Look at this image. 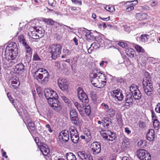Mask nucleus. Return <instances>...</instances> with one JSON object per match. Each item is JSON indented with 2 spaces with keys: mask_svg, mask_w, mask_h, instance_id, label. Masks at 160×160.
I'll return each mask as SVG.
<instances>
[{
  "mask_svg": "<svg viewBox=\"0 0 160 160\" xmlns=\"http://www.w3.org/2000/svg\"><path fill=\"white\" fill-rule=\"evenodd\" d=\"M155 137L154 132L153 129H150L147 134V140L150 142H152Z\"/></svg>",
  "mask_w": 160,
  "mask_h": 160,
  "instance_id": "nucleus-21",
  "label": "nucleus"
},
{
  "mask_svg": "<svg viewBox=\"0 0 160 160\" xmlns=\"http://www.w3.org/2000/svg\"><path fill=\"white\" fill-rule=\"evenodd\" d=\"M15 49L18 50L16 43L13 42H10L6 47L5 53L7 54L9 52L10 50H15Z\"/></svg>",
  "mask_w": 160,
  "mask_h": 160,
  "instance_id": "nucleus-16",
  "label": "nucleus"
},
{
  "mask_svg": "<svg viewBox=\"0 0 160 160\" xmlns=\"http://www.w3.org/2000/svg\"><path fill=\"white\" fill-rule=\"evenodd\" d=\"M28 129L30 132L32 134L36 131V128L35 127L34 123L32 122H30L28 124Z\"/></svg>",
  "mask_w": 160,
  "mask_h": 160,
  "instance_id": "nucleus-27",
  "label": "nucleus"
},
{
  "mask_svg": "<svg viewBox=\"0 0 160 160\" xmlns=\"http://www.w3.org/2000/svg\"><path fill=\"white\" fill-rule=\"evenodd\" d=\"M136 89H138L136 86H132L130 87V91L131 93L135 91Z\"/></svg>",
  "mask_w": 160,
  "mask_h": 160,
  "instance_id": "nucleus-50",
  "label": "nucleus"
},
{
  "mask_svg": "<svg viewBox=\"0 0 160 160\" xmlns=\"http://www.w3.org/2000/svg\"><path fill=\"white\" fill-rule=\"evenodd\" d=\"M54 0H48V4L52 7H54L55 6V3Z\"/></svg>",
  "mask_w": 160,
  "mask_h": 160,
  "instance_id": "nucleus-53",
  "label": "nucleus"
},
{
  "mask_svg": "<svg viewBox=\"0 0 160 160\" xmlns=\"http://www.w3.org/2000/svg\"><path fill=\"white\" fill-rule=\"evenodd\" d=\"M132 94L133 98L135 100H139L142 97V94L139 89H136L135 91L132 92Z\"/></svg>",
  "mask_w": 160,
  "mask_h": 160,
  "instance_id": "nucleus-23",
  "label": "nucleus"
},
{
  "mask_svg": "<svg viewBox=\"0 0 160 160\" xmlns=\"http://www.w3.org/2000/svg\"><path fill=\"white\" fill-rule=\"evenodd\" d=\"M132 96V93H129L127 95L125 98L133 101Z\"/></svg>",
  "mask_w": 160,
  "mask_h": 160,
  "instance_id": "nucleus-54",
  "label": "nucleus"
},
{
  "mask_svg": "<svg viewBox=\"0 0 160 160\" xmlns=\"http://www.w3.org/2000/svg\"><path fill=\"white\" fill-rule=\"evenodd\" d=\"M87 104H88L85 103L84 104L85 106L86 107L85 108V111L86 114L87 115L89 116L91 112L90 107L89 105H87Z\"/></svg>",
  "mask_w": 160,
  "mask_h": 160,
  "instance_id": "nucleus-40",
  "label": "nucleus"
},
{
  "mask_svg": "<svg viewBox=\"0 0 160 160\" xmlns=\"http://www.w3.org/2000/svg\"><path fill=\"white\" fill-rule=\"evenodd\" d=\"M40 148L41 152L44 155L46 156L49 153V150L46 145L43 144L40 145Z\"/></svg>",
  "mask_w": 160,
  "mask_h": 160,
  "instance_id": "nucleus-22",
  "label": "nucleus"
},
{
  "mask_svg": "<svg viewBox=\"0 0 160 160\" xmlns=\"http://www.w3.org/2000/svg\"><path fill=\"white\" fill-rule=\"evenodd\" d=\"M18 55V50H10L9 52L7 53H5V51L4 56H10L12 59H14Z\"/></svg>",
  "mask_w": 160,
  "mask_h": 160,
  "instance_id": "nucleus-18",
  "label": "nucleus"
},
{
  "mask_svg": "<svg viewBox=\"0 0 160 160\" xmlns=\"http://www.w3.org/2000/svg\"><path fill=\"white\" fill-rule=\"evenodd\" d=\"M29 34L31 37L33 39H37L38 38L36 30L31 32H29Z\"/></svg>",
  "mask_w": 160,
  "mask_h": 160,
  "instance_id": "nucleus-35",
  "label": "nucleus"
},
{
  "mask_svg": "<svg viewBox=\"0 0 160 160\" xmlns=\"http://www.w3.org/2000/svg\"><path fill=\"white\" fill-rule=\"evenodd\" d=\"M67 160H77L75 156L72 152H69L66 154Z\"/></svg>",
  "mask_w": 160,
  "mask_h": 160,
  "instance_id": "nucleus-30",
  "label": "nucleus"
},
{
  "mask_svg": "<svg viewBox=\"0 0 160 160\" xmlns=\"http://www.w3.org/2000/svg\"><path fill=\"white\" fill-rule=\"evenodd\" d=\"M78 95L80 100L83 103L88 104L89 99L86 93L81 88L78 89Z\"/></svg>",
  "mask_w": 160,
  "mask_h": 160,
  "instance_id": "nucleus-7",
  "label": "nucleus"
},
{
  "mask_svg": "<svg viewBox=\"0 0 160 160\" xmlns=\"http://www.w3.org/2000/svg\"><path fill=\"white\" fill-rule=\"evenodd\" d=\"M138 156L141 160H150L151 159L150 154L147 151L143 149L139 150Z\"/></svg>",
  "mask_w": 160,
  "mask_h": 160,
  "instance_id": "nucleus-9",
  "label": "nucleus"
},
{
  "mask_svg": "<svg viewBox=\"0 0 160 160\" xmlns=\"http://www.w3.org/2000/svg\"><path fill=\"white\" fill-rule=\"evenodd\" d=\"M117 119L118 123L121 124L122 122V119L121 117L119 116L117 118Z\"/></svg>",
  "mask_w": 160,
  "mask_h": 160,
  "instance_id": "nucleus-63",
  "label": "nucleus"
},
{
  "mask_svg": "<svg viewBox=\"0 0 160 160\" xmlns=\"http://www.w3.org/2000/svg\"><path fill=\"white\" fill-rule=\"evenodd\" d=\"M147 35H148L147 37L148 38H150L152 41H154L156 36V33L155 32H152L149 34H147Z\"/></svg>",
  "mask_w": 160,
  "mask_h": 160,
  "instance_id": "nucleus-46",
  "label": "nucleus"
},
{
  "mask_svg": "<svg viewBox=\"0 0 160 160\" xmlns=\"http://www.w3.org/2000/svg\"><path fill=\"white\" fill-rule=\"evenodd\" d=\"M148 16L145 13H139L136 14V17L138 20H143L147 18Z\"/></svg>",
  "mask_w": 160,
  "mask_h": 160,
  "instance_id": "nucleus-24",
  "label": "nucleus"
},
{
  "mask_svg": "<svg viewBox=\"0 0 160 160\" xmlns=\"http://www.w3.org/2000/svg\"><path fill=\"white\" fill-rule=\"evenodd\" d=\"M51 57L53 59L58 57L61 53L62 46L58 44H53L49 47Z\"/></svg>",
  "mask_w": 160,
  "mask_h": 160,
  "instance_id": "nucleus-5",
  "label": "nucleus"
},
{
  "mask_svg": "<svg viewBox=\"0 0 160 160\" xmlns=\"http://www.w3.org/2000/svg\"><path fill=\"white\" fill-rule=\"evenodd\" d=\"M49 76V73L45 69L43 68L38 69L33 75L34 79L41 84L47 83L48 80Z\"/></svg>",
  "mask_w": 160,
  "mask_h": 160,
  "instance_id": "nucleus-3",
  "label": "nucleus"
},
{
  "mask_svg": "<svg viewBox=\"0 0 160 160\" xmlns=\"http://www.w3.org/2000/svg\"><path fill=\"white\" fill-rule=\"evenodd\" d=\"M34 29L36 30L38 38L42 37L43 36V33H42V31L41 30H40L38 29H37V28L35 29L34 28Z\"/></svg>",
  "mask_w": 160,
  "mask_h": 160,
  "instance_id": "nucleus-45",
  "label": "nucleus"
},
{
  "mask_svg": "<svg viewBox=\"0 0 160 160\" xmlns=\"http://www.w3.org/2000/svg\"><path fill=\"white\" fill-rule=\"evenodd\" d=\"M58 83L59 87L62 90L67 92L68 89L69 82L67 80L60 78L58 80Z\"/></svg>",
  "mask_w": 160,
  "mask_h": 160,
  "instance_id": "nucleus-8",
  "label": "nucleus"
},
{
  "mask_svg": "<svg viewBox=\"0 0 160 160\" xmlns=\"http://www.w3.org/2000/svg\"><path fill=\"white\" fill-rule=\"evenodd\" d=\"M61 97L64 102L67 104L68 105L70 104L71 101L68 98L63 95L61 96Z\"/></svg>",
  "mask_w": 160,
  "mask_h": 160,
  "instance_id": "nucleus-42",
  "label": "nucleus"
},
{
  "mask_svg": "<svg viewBox=\"0 0 160 160\" xmlns=\"http://www.w3.org/2000/svg\"><path fill=\"white\" fill-rule=\"evenodd\" d=\"M7 96L9 99V100L10 101L12 102H13V98L11 97V96L10 95V93L9 92H8L7 93Z\"/></svg>",
  "mask_w": 160,
  "mask_h": 160,
  "instance_id": "nucleus-62",
  "label": "nucleus"
},
{
  "mask_svg": "<svg viewBox=\"0 0 160 160\" xmlns=\"http://www.w3.org/2000/svg\"><path fill=\"white\" fill-rule=\"evenodd\" d=\"M126 52L127 55L129 57L132 58L134 57L135 51L133 49L130 48L129 49L126 50Z\"/></svg>",
  "mask_w": 160,
  "mask_h": 160,
  "instance_id": "nucleus-33",
  "label": "nucleus"
},
{
  "mask_svg": "<svg viewBox=\"0 0 160 160\" xmlns=\"http://www.w3.org/2000/svg\"><path fill=\"white\" fill-rule=\"evenodd\" d=\"M70 136L78 135L76 128L74 127H72L70 129Z\"/></svg>",
  "mask_w": 160,
  "mask_h": 160,
  "instance_id": "nucleus-29",
  "label": "nucleus"
},
{
  "mask_svg": "<svg viewBox=\"0 0 160 160\" xmlns=\"http://www.w3.org/2000/svg\"><path fill=\"white\" fill-rule=\"evenodd\" d=\"M33 59L35 61H40L41 60V58L36 53H34Z\"/></svg>",
  "mask_w": 160,
  "mask_h": 160,
  "instance_id": "nucleus-48",
  "label": "nucleus"
},
{
  "mask_svg": "<svg viewBox=\"0 0 160 160\" xmlns=\"http://www.w3.org/2000/svg\"><path fill=\"white\" fill-rule=\"evenodd\" d=\"M84 133L86 136V140H87L88 141L90 140L91 138L90 131L88 130V129H87L84 131Z\"/></svg>",
  "mask_w": 160,
  "mask_h": 160,
  "instance_id": "nucleus-37",
  "label": "nucleus"
},
{
  "mask_svg": "<svg viewBox=\"0 0 160 160\" xmlns=\"http://www.w3.org/2000/svg\"><path fill=\"white\" fill-rule=\"evenodd\" d=\"M105 9L110 12H112L114 11L115 9L114 7H111L109 6H107L105 8Z\"/></svg>",
  "mask_w": 160,
  "mask_h": 160,
  "instance_id": "nucleus-47",
  "label": "nucleus"
},
{
  "mask_svg": "<svg viewBox=\"0 0 160 160\" xmlns=\"http://www.w3.org/2000/svg\"><path fill=\"white\" fill-rule=\"evenodd\" d=\"M77 154L82 160H93L92 156L85 151L78 152Z\"/></svg>",
  "mask_w": 160,
  "mask_h": 160,
  "instance_id": "nucleus-12",
  "label": "nucleus"
},
{
  "mask_svg": "<svg viewBox=\"0 0 160 160\" xmlns=\"http://www.w3.org/2000/svg\"><path fill=\"white\" fill-rule=\"evenodd\" d=\"M125 132L128 134H130L131 132V131L129 129V128L127 127L125 128Z\"/></svg>",
  "mask_w": 160,
  "mask_h": 160,
  "instance_id": "nucleus-64",
  "label": "nucleus"
},
{
  "mask_svg": "<svg viewBox=\"0 0 160 160\" xmlns=\"http://www.w3.org/2000/svg\"><path fill=\"white\" fill-rule=\"evenodd\" d=\"M48 24L52 25H54L56 26V28H57L58 26L59 25L58 23L55 22V21H54L51 19H49V20L48 21Z\"/></svg>",
  "mask_w": 160,
  "mask_h": 160,
  "instance_id": "nucleus-44",
  "label": "nucleus"
},
{
  "mask_svg": "<svg viewBox=\"0 0 160 160\" xmlns=\"http://www.w3.org/2000/svg\"><path fill=\"white\" fill-rule=\"evenodd\" d=\"M147 34L142 35L140 37V41L142 42H144L148 41V37Z\"/></svg>",
  "mask_w": 160,
  "mask_h": 160,
  "instance_id": "nucleus-39",
  "label": "nucleus"
},
{
  "mask_svg": "<svg viewBox=\"0 0 160 160\" xmlns=\"http://www.w3.org/2000/svg\"><path fill=\"white\" fill-rule=\"evenodd\" d=\"M118 45L122 48H124L127 45V44L125 42H120L118 43Z\"/></svg>",
  "mask_w": 160,
  "mask_h": 160,
  "instance_id": "nucleus-58",
  "label": "nucleus"
},
{
  "mask_svg": "<svg viewBox=\"0 0 160 160\" xmlns=\"http://www.w3.org/2000/svg\"><path fill=\"white\" fill-rule=\"evenodd\" d=\"M102 121L103 122L102 123L103 126L106 128L108 129L112 125L111 120L108 118L104 117L102 120Z\"/></svg>",
  "mask_w": 160,
  "mask_h": 160,
  "instance_id": "nucleus-17",
  "label": "nucleus"
},
{
  "mask_svg": "<svg viewBox=\"0 0 160 160\" xmlns=\"http://www.w3.org/2000/svg\"><path fill=\"white\" fill-rule=\"evenodd\" d=\"M143 89L145 93L148 96H151L153 93L152 83L149 73L146 72L142 81Z\"/></svg>",
  "mask_w": 160,
  "mask_h": 160,
  "instance_id": "nucleus-4",
  "label": "nucleus"
},
{
  "mask_svg": "<svg viewBox=\"0 0 160 160\" xmlns=\"http://www.w3.org/2000/svg\"><path fill=\"white\" fill-rule=\"evenodd\" d=\"M113 92L114 94L113 95L115 97H116V96L119 95L121 93L118 90H114L113 91Z\"/></svg>",
  "mask_w": 160,
  "mask_h": 160,
  "instance_id": "nucleus-55",
  "label": "nucleus"
},
{
  "mask_svg": "<svg viewBox=\"0 0 160 160\" xmlns=\"http://www.w3.org/2000/svg\"><path fill=\"white\" fill-rule=\"evenodd\" d=\"M83 31L86 33L85 37L87 40H93L95 39V36H94L93 33L86 29L84 28Z\"/></svg>",
  "mask_w": 160,
  "mask_h": 160,
  "instance_id": "nucleus-20",
  "label": "nucleus"
},
{
  "mask_svg": "<svg viewBox=\"0 0 160 160\" xmlns=\"http://www.w3.org/2000/svg\"><path fill=\"white\" fill-rule=\"evenodd\" d=\"M107 114L111 118H113L115 115V111L112 108H110L108 110H105Z\"/></svg>",
  "mask_w": 160,
  "mask_h": 160,
  "instance_id": "nucleus-31",
  "label": "nucleus"
},
{
  "mask_svg": "<svg viewBox=\"0 0 160 160\" xmlns=\"http://www.w3.org/2000/svg\"><path fill=\"white\" fill-rule=\"evenodd\" d=\"M135 48L137 51L139 52H143L145 51L144 49L140 45H136L135 46Z\"/></svg>",
  "mask_w": 160,
  "mask_h": 160,
  "instance_id": "nucleus-41",
  "label": "nucleus"
},
{
  "mask_svg": "<svg viewBox=\"0 0 160 160\" xmlns=\"http://www.w3.org/2000/svg\"><path fill=\"white\" fill-rule=\"evenodd\" d=\"M13 69L15 72H18L24 70V67L22 63H20L16 65L15 68H13Z\"/></svg>",
  "mask_w": 160,
  "mask_h": 160,
  "instance_id": "nucleus-25",
  "label": "nucleus"
},
{
  "mask_svg": "<svg viewBox=\"0 0 160 160\" xmlns=\"http://www.w3.org/2000/svg\"><path fill=\"white\" fill-rule=\"evenodd\" d=\"M91 152L93 154L96 155L101 151L100 143L99 142H94L91 145Z\"/></svg>",
  "mask_w": 160,
  "mask_h": 160,
  "instance_id": "nucleus-11",
  "label": "nucleus"
},
{
  "mask_svg": "<svg viewBox=\"0 0 160 160\" xmlns=\"http://www.w3.org/2000/svg\"><path fill=\"white\" fill-rule=\"evenodd\" d=\"M72 141L74 143H77L78 142L79 137L78 135L70 137Z\"/></svg>",
  "mask_w": 160,
  "mask_h": 160,
  "instance_id": "nucleus-38",
  "label": "nucleus"
},
{
  "mask_svg": "<svg viewBox=\"0 0 160 160\" xmlns=\"http://www.w3.org/2000/svg\"><path fill=\"white\" fill-rule=\"evenodd\" d=\"M18 39L19 42L23 46H25L27 43L25 41L24 37L23 35L21 34L18 36Z\"/></svg>",
  "mask_w": 160,
  "mask_h": 160,
  "instance_id": "nucleus-28",
  "label": "nucleus"
},
{
  "mask_svg": "<svg viewBox=\"0 0 160 160\" xmlns=\"http://www.w3.org/2000/svg\"><path fill=\"white\" fill-rule=\"evenodd\" d=\"M95 39L96 41L99 42L100 44H103L105 42L109 41V40L108 39H105L103 37H101L99 36L98 37H95Z\"/></svg>",
  "mask_w": 160,
  "mask_h": 160,
  "instance_id": "nucleus-26",
  "label": "nucleus"
},
{
  "mask_svg": "<svg viewBox=\"0 0 160 160\" xmlns=\"http://www.w3.org/2000/svg\"><path fill=\"white\" fill-rule=\"evenodd\" d=\"M46 127L48 128V130L50 133H52V130L51 128V126L49 124H48L46 125Z\"/></svg>",
  "mask_w": 160,
  "mask_h": 160,
  "instance_id": "nucleus-61",
  "label": "nucleus"
},
{
  "mask_svg": "<svg viewBox=\"0 0 160 160\" xmlns=\"http://www.w3.org/2000/svg\"><path fill=\"white\" fill-rule=\"evenodd\" d=\"M129 144V140L128 138L124 137L123 138V142H122V146L123 148H127Z\"/></svg>",
  "mask_w": 160,
  "mask_h": 160,
  "instance_id": "nucleus-32",
  "label": "nucleus"
},
{
  "mask_svg": "<svg viewBox=\"0 0 160 160\" xmlns=\"http://www.w3.org/2000/svg\"><path fill=\"white\" fill-rule=\"evenodd\" d=\"M44 93L48 104L52 109L57 112L60 111L62 107L61 103L58 100V96L56 92L52 89H45Z\"/></svg>",
  "mask_w": 160,
  "mask_h": 160,
  "instance_id": "nucleus-1",
  "label": "nucleus"
},
{
  "mask_svg": "<svg viewBox=\"0 0 160 160\" xmlns=\"http://www.w3.org/2000/svg\"><path fill=\"white\" fill-rule=\"evenodd\" d=\"M74 104L80 112L82 111V108L79 103L77 102H75L74 103Z\"/></svg>",
  "mask_w": 160,
  "mask_h": 160,
  "instance_id": "nucleus-43",
  "label": "nucleus"
},
{
  "mask_svg": "<svg viewBox=\"0 0 160 160\" xmlns=\"http://www.w3.org/2000/svg\"><path fill=\"white\" fill-rule=\"evenodd\" d=\"M151 112L152 113V117L153 119L154 118L155 120L157 118L155 113L154 112L153 110H151Z\"/></svg>",
  "mask_w": 160,
  "mask_h": 160,
  "instance_id": "nucleus-60",
  "label": "nucleus"
},
{
  "mask_svg": "<svg viewBox=\"0 0 160 160\" xmlns=\"http://www.w3.org/2000/svg\"><path fill=\"white\" fill-rule=\"evenodd\" d=\"M24 47L26 52V57L27 58H28V60L27 61L28 63L30 61L31 58L32 53V50L28 44L23 46Z\"/></svg>",
  "mask_w": 160,
  "mask_h": 160,
  "instance_id": "nucleus-15",
  "label": "nucleus"
},
{
  "mask_svg": "<svg viewBox=\"0 0 160 160\" xmlns=\"http://www.w3.org/2000/svg\"><path fill=\"white\" fill-rule=\"evenodd\" d=\"M91 81L92 84L96 87L100 83L104 86L106 83L105 75L99 70H97L96 72L91 73L90 74Z\"/></svg>",
  "mask_w": 160,
  "mask_h": 160,
  "instance_id": "nucleus-2",
  "label": "nucleus"
},
{
  "mask_svg": "<svg viewBox=\"0 0 160 160\" xmlns=\"http://www.w3.org/2000/svg\"><path fill=\"white\" fill-rule=\"evenodd\" d=\"M132 5V4L126 9V10L127 12H129L134 9V7Z\"/></svg>",
  "mask_w": 160,
  "mask_h": 160,
  "instance_id": "nucleus-59",
  "label": "nucleus"
},
{
  "mask_svg": "<svg viewBox=\"0 0 160 160\" xmlns=\"http://www.w3.org/2000/svg\"><path fill=\"white\" fill-rule=\"evenodd\" d=\"M11 84L12 87L15 89H17L20 86V82L18 78H13L11 79Z\"/></svg>",
  "mask_w": 160,
  "mask_h": 160,
  "instance_id": "nucleus-19",
  "label": "nucleus"
},
{
  "mask_svg": "<svg viewBox=\"0 0 160 160\" xmlns=\"http://www.w3.org/2000/svg\"><path fill=\"white\" fill-rule=\"evenodd\" d=\"M139 126L141 128H144L145 127V124L143 122L140 121L139 123Z\"/></svg>",
  "mask_w": 160,
  "mask_h": 160,
  "instance_id": "nucleus-57",
  "label": "nucleus"
},
{
  "mask_svg": "<svg viewBox=\"0 0 160 160\" xmlns=\"http://www.w3.org/2000/svg\"><path fill=\"white\" fill-rule=\"evenodd\" d=\"M59 138L62 140L63 142H66L69 139V132L68 130H65L61 132L59 135Z\"/></svg>",
  "mask_w": 160,
  "mask_h": 160,
  "instance_id": "nucleus-13",
  "label": "nucleus"
},
{
  "mask_svg": "<svg viewBox=\"0 0 160 160\" xmlns=\"http://www.w3.org/2000/svg\"><path fill=\"white\" fill-rule=\"evenodd\" d=\"M104 131L102 130L100 131V133L104 138L110 141H112L115 139L116 136L115 133L110 131H107L105 132H102Z\"/></svg>",
  "mask_w": 160,
  "mask_h": 160,
  "instance_id": "nucleus-6",
  "label": "nucleus"
},
{
  "mask_svg": "<svg viewBox=\"0 0 160 160\" xmlns=\"http://www.w3.org/2000/svg\"><path fill=\"white\" fill-rule=\"evenodd\" d=\"M5 56L2 58L3 66L4 68L7 69L13 65L15 62L14 59H9L7 56Z\"/></svg>",
  "mask_w": 160,
  "mask_h": 160,
  "instance_id": "nucleus-10",
  "label": "nucleus"
},
{
  "mask_svg": "<svg viewBox=\"0 0 160 160\" xmlns=\"http://www.w3.org/2000/svg\"><path fill=\"white\" fill-rule=\"evenodd\" d=\"M125 79L121 78H118L117 79V82L122 83L124 82Z\"/></svg>",
  "mask_w": 160,
  "mask_h": 160,
  "instance_id": "nucleus-56",
  "label": "nucleus"
},
{
  "mask_svg": "<svg viewBox=\"0 0 160 160\" xmlns=\"http://www.w3.org/2000/svg\"><path fill=\"white\" fill-rule=\"evenodd\" d=\"M153 125L155 129L157 130H158L160 128V122L157 119L154 120Z\"/></svg>",
  "mask_w": 160,
  "mask_h": 160,
  "instance_id": "nucleus-36",
  "label": "nucleus"
},
{
  "mask_svg": "<svg viewBox=\"0 0 160 160\" xmlns=\"http://www.w3.org/2000/svg\"><path fill=\"white\" fill-rule=\"evenodd\" d=\"M70 115L72 122L75 125L77 124L78 118L76 110L74 109L71 110L70 112Z\"/></svg>",
  "mask_w": 160,
  "mask_h": 160,
  "instance_id": "nucleus-14",
  "label": "nucleus"
},
{
  "mask_svg": "<svg viewBox=\"0 0 160 160\" xmlns=\"http://www.w3.org/2000/svg\"><path fill=\"white\" fill-rule=\"evenodd\" d=\"M100 43H98V42L97 43L96 42L93 43L91 44V47L88 49V52L89 53H90V52H89V50L90 49V48H92L96 50L98 49L100 47Z\"/></svg>",
  "mask_w": 160,
  "mask_h": 160,
  "instance_id": "nucleus-34",
  "label": "nucleus"
},
{
  "mask_svg": "<svg viewBox=\"0 0 160 160\" xmlns=\"http://www.w3.org/2000/svg\"><path fill=\"white\" fill-rule=\"evenodd\" d=\"M124 104L123 105L124 106V107L126 108L127 109H129L131 106L132 104L129 103V102H124Z\"/></svg>",
  "mask_w": 160,
  "mask_h": 160,
  "instance_id": "nucleus-52",
  "label": "nucleus"
},
{
  "mask_svg": "<svg viewBox=\"0 0 160 160\" xmlns=\"http://www.w3.org/2000/svg\"><path fill=\"white\" fill-rule=\"evenodd\" d=\"M155 110L156 112L160 113V103H158L157 104Z\"/></svg>",
  "mask_w": 160,
  "mask_h": 160,
  "instance_id": "nucleus-49",
  "label": "nucleus"
},
{
  "mask_svg": "<svg viewBox=\"0 0 160 160\" xmlns=\"http://www.w3.org/2000/svg\"><path fill=\"white\" fill-rule=\"evenodd\" d=\"M115 98L119 101H121L123 99V95L122 93H121L119 95L116 96Z\"/></svg>",
  "mask_w": 160,
  "mask_h": 160,
  "instance_id": "nucleus-51",
  "label": "nucleus"
}]
</instances>
